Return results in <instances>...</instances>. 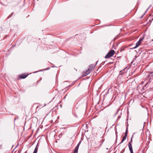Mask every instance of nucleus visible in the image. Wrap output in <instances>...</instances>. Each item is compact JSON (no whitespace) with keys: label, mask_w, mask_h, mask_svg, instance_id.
<instances>
[{"label":"nucleus","mask_w":153,"mask_h":153,"mask_svg":"<svg viewBox=\"0 0 153 153\" xmlns=\"http://www.w3.org/2000/svg\"><path fill=\"white\" fill-rule=\"evenodd\" d=\"M114 51L113 50H111L109 52L107 55L105 56V59L108 58L112 56L114 53Z\"/></svg>","instance_id":"f257e3e1"},{"label":"nucleus","mask_w":153,"mask_h":153,"mask_svg":"<svg viewBox=\"0 0 153 153\" xmlns=\"http://www.w3.org/2000/svg\"><path fill=\"white\" fill-rule=\"evenodd\" d=\"M92 71V70L90 68H88L83 73L84 76H86L89 74Z\"/></svg>","instance_id":"f03ea898"},{"label":"nucleus","mask_w":153,"mask_h":153,"mask_svg":"<svg viewBox=\"0 0 153 153\" xmlns=\"http://www.w3.org/2000/svg\"><path fill=\"white\" fill-rule=\"evenodd\" d=\"M128 69V68H127V67L125 68L124 69H123V70H121L120 71V75H122L124 73H126L127 72V70Z\"/></svg>","instance_id":"7ed1b4c3"},{"label":"nucleus","mask_w":153,"mask_h":153,"mask_svg":"<svg viewBox=\"0 0 153 153\" xmlns=\"http://www.w3.org/2000/svg\"><path fill=\"white\" fill-rule=\"evenodd\" d=\"M28 74L26 75L25 74H22L19 76L20 79H25L28 76Z\"/></svg>","instance_id":"20e7f679"},{"label":"nucleus","mask_w":153,"mask_h":153,"mask_svg":"<svg viewBox=\"0 0 153 153\" xmlns=\"http://www.w3.org/2000/svg\"><path fill=\"white\" fill-rule=\"evenodd\" d=\"M128 145L129 149L130 151V152H133V149H132V147L131 144L130 142H129L128 143Z\"/></svg>","instance_id":"39448f33"},{"label":"nucleus","mask_w":153,"mask_h":153,"mask_svg":"<svg viewBox=\"0 0 153 153\" xmlns=\"http://www.w3.org/2000/svg\"><path fill=\"white\" fill-rule=\"evenodd\" d=\"M98 61L97 62L96 64L97 63ZM97 64H96L95 65H94L93 64H91L90 65L89 67V68H90V69H91L92 70V69L95 67V66Z\"/></svg>","instance_id":"423d86ee"},{"label":"nucleus","mask_w":153,"mask_h":153,"mask_svg":"<svg viewBox=\"0 0 153 153\" xmlns=\"http://www.w3.org/2000/svg\"><path fill=\"white\" fill-rule=\"evenodd\" d=\"M38 144L37 143V144L36 146V147H35V148L34 150L33 153H37V152L38 151Z\"/></svg>","instance_id":"0eeeda50"},{"label":"nucleus","mask_w":153,"mask_h":153,"mask_svg":"<svg viewBox=\"0 0 153 153\" xmlns=\"http://www.w3.org/2000/svg\"><path fill=\"white\" fill-rule=\"evenodd\" d=\"M126 136H127L126 135H124V136H123L122 139V141H121V142H120V143L119 144H121L126 139Z\"/></svg>","instance_id":"6e6552de"},{"label":"nucleus","mask_w":153,"mask_h":153,"mask_svg":"<svg viewBox=\"0 0 153 153\" xmlns=\"http://www.w3.org/2000/svg\"><path fill=\"white\" fill-rule=\"evenodd\" d=\"M150 82H151L150 80H149V81L146 84L144 85V86L143 87V88H146L147 87L148 85L150 84Z\"/></svg>","instance_id":"1a4fd4ad"},{"label":"nucleus","mask_w":153,"mask_h":153,"mask_svg":"<svg viewBox=\"0 0 153 153\" xmlns=\"http://www.w3.org/2000/svg\"><path fill=\"white\" fill-rule=\"evenodd\" d=\"M140 45V44H139V43H138V42H137L135 46L134 47V48H132V49H135V48H137Z\"/></svg>","instance_id":"9d476101"},{"label":"nucleus","mask_w":153,"mask_h":153,"mask_svg":"<svg viewBox=\"0 0 153 153\" xmlns=\"http://www.w3.org/2000/svg\"><path fill=\"white\" fill-rule=\"evenodd\" d=\"M102 141L101 142H100V144L99 145V146L100 147L102 145V144L104 142V139H102L101 140Z\"/></svg>","instance_id":"9b49d317"},{"label":"nucleus","mask_w":153,"mask_h":153,"mask_svg":"<svg viewBox=\"0 0 153 153\" xmlns=\"http://www.w3.org/2000/svg\"><path fill=\"white\" fill-rule=\"evenodd\" d=\"M13 12H12L11 14H10L8 17L7 19L10 18L13 15Z\"/></svg>","instance_id":"f8f14e48"},{"label":"nucleus","mask_w":153,"mask_h":153,"mask_svg":"<svg viewBox=\"0 0 153 153\" xmlns=\"http://www.w3.org/2000/svg\"><path fill=\"white\" fill-rule=\"evenodd\" d=\"M128 132V128H127L126 129V131L125 135L127 136Z\"/></svg>","instance_id":"ddd939ff"},{"label":"nucleus","mask_w":153,"mask_h":153,"mask_svg":"<svg viewBox=\"0 0 153 153\" xmlns=\"http://www.w3.org/2000/svg\"><path fill=\"white\" fill-rule=\"evenodd\" d=\"M78 150L75 149L73 153H78Z\"/></svg>","instance_id":"4468645a"},{"label":"nucleus","mask_w":153,"mask_h":153,"mask_svg":"<svg viewBox=\"0 0 153 153\" xmlns=\"http://www.w3.org/2000/svg\"><path fill=\"white\" fill-rule=\"evenodd\" d=\"M144 39V37H143L142 38H140L139 41L140 42H141L142 41V40H143V39Z\"/></svg>","instance_id":"2eb2a0df"},{"label":"nucleus","mask_w":153,"mask_h":153,"mask_svg":"<svg viewBox=\"0 0 153 153\" xmlns=\"http://www.w3.org/2000/svg\"><path fill=\"white\" fill-rule=\"evenodd\" d=\"M134 134V133H133V135H132V137L130 140V141L129 142H130L131 143H132V138H133V134Z\"/></svg>","instance_id":"dca6fc26"},{"label":"nucleus","mask_w":153,"mask_h":153,"mask_svg":"<svg viewBox=\"0 0 153 153\" xmlns=\"http://www.w3.org/2000/svg\"><path fill=\"white\" fill-rule=\"evenodd\" d=\"M151 6V5H150L149 6V7L148 8V9L146 10V11L145 12V13H144V14H145L147 12V11L148 10H149V8Z\"/></svg>","instance_id":"f3484780"},{"label":"nucleus","mask_w":153,"mask_h":153,"mask_svg":"<svg viewBox=\"0 0 153 153\" xmlns=\"http://www.w3.org/2000/svg\"><path fill=\"white\" fill-rule=\"evenodd\" d=\"M81 143V141H79V142L78 143L77 145V146L78 147H79V146Z\"/></svg>","instance_id":"a211bd4d"},{"label":"nucleus","mask_w":153,"mask_h":153,"mask_svg":"<svg viewBox=\"0 0 153 153\" xmlns=\"http://www.w3.org/2000/svg\"><path fill=\"white\" fill-rule=\"evenodd\" d=\"M81 143V141H79V142L78 143L77 145V146L78 147H79V146Z\"/></svg>","instance_id":"6ab92c4d"},{"label":"nucleus","mask_w":153,"mask_h":153,"mask_svg":"<svg viewBox=\"0 0 153 153\" xmlns=\"http://www.w3.org/2000/svg\"><path fill=\"white\" fill-rule=\"evenodd\" d=\"M81 143V141H79V142L78 143L77 145V146L78 147H79V146Z\"/></svg>","instance_id":"aec40b11"},{"label":"nucleus","mask_w":153,"mask_h":153,"mask_svg":"<svg viewBox=\"0 0 153 153\" xmlns=\"http://www.w3.org/2000/svg\"><path fill=\"white\" fill-rule=\"evenodd\" d=\"M81 143V141H79V142L78 143L77 145V146L78 147H79V146Z\"/></svg>","instance_id":"412c9836"},{"label":"nucleus","mask_w":153,"mask_h":153,"mask_svg":"<svg viewBox=\"0 0 153 153\" xmlns=\"http://www.w3.org/2000/svg\"><path fill=\"white\" fill-rule=\"evenodd\" d=\"M145 15V14L144 13L143 15L140 17V18L142 19L143 17V16Z\"/></svg>","instance_id":"4be33fe9"},{"label":"nucleus","mask_w":153,"mask_h":153,"mask_svg":"<svg viewBox=\"0 0 153 153\" xmlns=\"http://www.w3.org/2000/svg\"><path fill=\"white\" fill-rule=\"evenodd\" d=\"M79 147L76 146V147L75 148V149H77V150H78V149H79Z\"/></svg>","instance_id":"5701e85b"},{"label":"nucleus","mask_w":153,"mask_h":153,"mask_svg":"<svg viewBox=\"0 0 153 153\" xmlns=\"http://www.w3.org/2000/svg\"><path fill=\"white\" fill-rule=\"evenodd\" d=\"M125 151V149H123L120 152V153H123V152H124Z\"/></svg>","instance_id":"b1692460"},{"label":"nucleus","mask_w":153,"mask_h":153,"mask_svg":"<svg viewBox=\"0 0 153 153\" xmlns=\"http://www.w3.org/2000/svg\"><path fill=\"white\" fill-rule=\"evenodd\" d=\"M115 133H116V138H117V131L116 130V132H115Z\"/></svg>","instance_id":"393cba45"},{"label":"nucleus","mask_w":153,"mask_h":153,"mask_svg":"<svg viewBox=\"0 0 153 153\" xmlns=\"http://www.w3.org/2000/svg\"><path fill=\"white\" fill-rule=\"evenodd\" d=\"M139 44H140V45L141 44V42H140L139 41L137 42Z\"/></svg>","instance_id":"a878e982"},{"label":"nucleus","mask_w":153,"mask_h":153,"mask_svg":"<svg viewBox=\"0 0 153 153\" xmlns=\"http://www.w3.org/2000/svg\"><path fill=\"white\" fill-rule=\"evenodd\" d=\"M14 46H15V45H13L11 47H14Z\"/></svg>","instance_id":"bb28decb"},{"label":"nucleus","mask_w":153,"mask_h":153,"mask_svg":"<svg viewBox=\"0 0 153 153\" xmlns=\"http://www.w3.org/2000/svg\"><path fill=\"white\" fill-rule=\"evenodd\" d=\"M131 152V153H133V152Z\"/></svg>","instance_id":"cd10ccee"},{"label":"nucleus","mask_w":153,"mask_h":153,"mask_svg":"<svg viewBox=\"0 0 153 153\" xmlns=\"http://www.w3.org/2000/svg\"><path fill=\"white\" fill-rule=\"evenodd\" d=\"M120 116H119V117H118V118H120Z\"/></svg>","instance_id":"c85d7f7f"},{"label":"nucleus","mask_w":153,"mask_h":153,"mask_svg":"<svg viewBox=\"0 0 153 153\" xmlns=\"http://www.w3.org/2000/svg\"><path fill=\"white\" fill-rule=\"evenodd\" d=\"M120 116H119V117H118V118H120Z\"/></svg>","instance_id":"c756f323"},{"label":"nucleus","mask_w":153,"mask_h":153,"mask_svg":"<svg viewBox=\"0 0 153 153\" xmlns=\"http://www.w3.org/2000/svg\"><path fill=\"white\" fill-rule=\"evenodd\" d=\"M120 116H119V117H118V118H120Z\"/></svg>","instance_id":"7c9ffc66"},{"label":"nucleus","mask_w":153,"mask_h":153,"mask_svg":"<svg viewBox=\"0 0 153 153\" xmlns=\"http://www.w3.org/2000/svg\"><path fill=\"white\" fill-rule=\"evenodd\" d=\"M133 63V62H131V63Z\"/></svg>","instance_id":"2f4dec72"},{"label":"nucleus","mask_w":153,"mask_h":153,"mask_svg":"<svg viewBox=\"0 0 153 153\" xmlns=\"http://www.w3.org/2000/svg\"><path fill=\"white\" fill-rule=\"evenodd\" d=\"M16 119H15L14 120V121Z\"/></svg>","instance_id":"473e14b6"}]
</instances>
